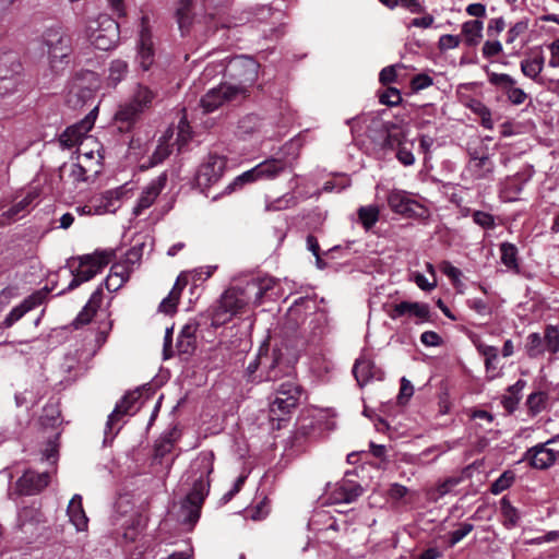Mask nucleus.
<instances>
[{"mask_svg":"<svg viewBox=\"0 0 559 559\" xmlns=\"http://www.w3.org/2000/svg\"><path fill=\"white\" fill-rule=\"evenodd\" d=\"M186 283H181L180 277L177 278L173 289L159 304L158 310L165 314H171L176 312L177 305L180 298V294Z\"/></svg>","mask_w":559,"mask_h":559,"instance_id":"nucleus-31","label":"nucleus"},{"mask_svg":"<svg viewBox=\"0 0 559 559\" xmlns=\"http://www.w3.org/2000/svg\"><path fill=\"white\" fill-rule=\"evenodd\" d=\"M50 474L48 471L36 473L25 472L16 481V488L22 495H36L48 486Z\"/></svg>","mask_w":559,"mask_h":559,"instance_id":"nucleus-20","label":"nucleus"},{"mask_svg":"<svg viewBox=\"0 0 559 559\" xmlns=\"http://www.w3.org/2000/svg\"><path fill=\"white\" fill-rule=\"evenodd\" d=\"M388 204L390 209L406 216H421L425 212L424 206L412 199L406 191L393 189L388 194Z\"/></svg>","mask_w":559,"mask_h":559,"instance_id":"nucleus-15","label":"nucleus"},{"mask_svg":"<svg viewBox=\"0 0 559 559\" xmlns=\"http://www.w3.org/2000/svg\"><path fill=\"white\" fill-rule=\"evenodd\" d=\"M407 493L408 488L397 483L392 484L388 490L389 497L395 501L403 499Z\"/></svg>","mask_w":559,"mask_h":559,"instance_id":"nucleus-62","label":"nucleus"},{"mask_svg":"<svg viewBox=\"0 0 559 559\" xmlns=\"http://www.w3.org/2000/svg\"><path fill=\"white\" fill-rule=\"evenodd\" d=\"M473 221L484 227V228H493L495 226V219L493 216L489 213L483 212V211H476L473 214Z\"/></svg>","mask_w":559,"mask_h":559,"instance_id":"nucleus-56","label":"nucleus"},{"mask_svg":"<svg viewBox=\"0 0 559 559\" xmlns=\"http://www.w3.org/2000/svg\"><path fill=\"white\" fill-rule=\"evenodd\" d=\"M58 436L59 433H56L53 436V439H49L47 442V445L43 452V457L48 461L51 465H55L57 462V455H58Z\"/></svg>","mask_w":559,"mask_h":559,"instance_id":"nucleus-49","label":"nucleus"},{"mask_svg":"<svg viewBox=\"0 0 559 559\" xmlns=\"http://www.w3.org/2000/svg\"><path fill=\"white\" fill-rule=\"evenodd\" d=\"M397 69H404V66L397 63V64L388 66V67L383 68L380 71L379 81L383 85H386V84L395 82L396 81V76H397V73H396Z\"/></svg>","mask_w":559,"mask_h":559,"instance_id":"nucleus-47","label":"nucleus"},{"mask_svg":"<svg viewBox=\"0 0 559 559\" xmlns=\"http://www.w3.org/2000/svg\"><path fill=\"white\" fill-rule=\"evenodd\" d=\"M128 73V63L124 60L116 59L112 60L109 66V75L108 81L109 84L116 86L120 83Z\"/></svg>","mask_w":559,"mask_h":559,"instance_id":"nucleus-37","label":"nucleus"},{"mask_svg":"<svg viewBox=\"0 0 559 559\" xmlns=\"http://www.w3.org/2000/svg\"><path fill=\"white\" fill-rule=\"evenodd\" d=\"M395 7H402L411 13H420L423 11V8L417 0H391L389 9H394Z\"/></svg>","mask_w":559,"mask_h":559,"instance_id":"nucleus-54","label":"nucleus"},{"mask_svg":"<svg viewBox=\"0 0 559 559\" xmlns=\"http://www.w3.org/2000/svg\"><path fill=\"white\" fill-rule=\"evenodd\" d=\"M262 128L261 119L253 114L242 117L238 122V135L246 139L260 132Z\"/></svg>","mask_w":559,"mask_h":559,"instance_id":"nucleus-32","label":"nucleus"},{"mask_svg":"<svg viewBox=\"0 0 559 559\" xmlns=\"http://www.w3.org/2000/svg\"><path fill=\"white\" fill-rule=\"evenodd\" d=\"M136 400H138V394L135 392L128 393L116 405L115 409L108 416V419L106 423V428H105L106 438L108 437V435H111L114 437L117 433V431H114V426L120 421L122 416L128 415L130 412H132L133 404L136 402Z\"/></svg>","mask_w":559,"mask_h":559,"instance_id":"nucleus-22","label":"nucleus"},{"mask_svg":"<svg viewBox=\"0 0 559 559\" xmlns=\"http://www.w3.org/2000/svg\"><path fill=\"white\" fill-rule=\"evenodd\" d=\"M543 340L538 333H532L527 337V353L531 357H536L543 353Z\"/></svg>","mask_w":559,"mask_h":559,"instance_id":"nucleus-50","label":"nucleus"},{"mask_svg":"<svg viewBox=\"0 0 559 559\" xmlns=\"http://www.w3.org/2000/svg\"><path fill=\"white\" fill-rule=\"evenodd\" d=\"M420 342L426 346H439L442 338L435 331H426L420 335Z\"/></svg>","mask_w":559,"mask_h":559,"instance_id":"nucleus-63","label":"nucleus"},{"mask_svg":"<svg viewBox=\"0 0 559 559\" xmlns=\"http://www.w3.org/2000/svg\"><path fill=\"white\" fill-rule=\"evenodd\" d=\"M483 56L491 58L498 56L502 51V45L499 40H487L483 46Z\"/></svg>","mask_w":559,"mask_h":559,"instance_id":"nucleus-59","label":"nucleus"},{"mask_svg":"<svg viewBox=\"0 0 559 559\" xmlns=\"http://www.w3.org/2000/svg\"><path fill=\"white\" fill-rule=\"evenodd\" d=\"M402 102V95L397 88L389 87L380 95V103L388 106H396Z\"/></svg>","mask_w":559,"mask_h":559,"instance_id":"nucleus-48","label":"nucleus"},{"mask_svg":"<svg viewBox=\"0 0 559 559\" xmlns=\"http://www.w3.org/2000/svg\"><path fill=\"white\" fill-rule=\"evenodd\" d=\"M545 343L547 346V349L556 354L559 352V330L557 326L548 325L545 330Z\"/></svg>","mask_w":559,"mask_h":559,"instance_id":"nucleus-42","label":"nucleus"},{"mask_svg":"<svg viewBox=\"0 0 559 559\" xmlns=\"http://www.w3.org/2000/svg\"><path fill=\"white\" fill-rule=\"evenodd\" d=\"M245 97V87H236L229 83L219 84L211 88L201 98V106L205 112H212L221 106Z\"/></svg>","mask_w":559,"mask_h":559,"instance_id":"nucleus-10","label":"nucleus"},{"mask_svg":"<svg viewBox=\"0 0 559 559\" xmlns=\"http://www.w3.org/2000/svg\"><path fill=\"white\" fill-rule=\"evenodd\" d=\"M136 61L143 71L150 70L154 63V45L152 33L146 25V19L142 17V28L139 35Z\"/></svg>","mask_w":559,"mask_h":559,"instance_id":"nucleus-19","label":"nucleus"},{"mask_svg":"<svg viewBox=\"0 0 559 559\" xmlns=\"http://www.w3.org/2000/svg\"><path fill=\"white\" fill-rule=\"evenodd\" d=\"M460 484V478L450 477L439 484L436 488V499L442 498L448 495L455 486Z\"/></svg>","mask_w":559,"mask_h":559,"instance_id":"nucleus-53","label":"nucleus"},{"mask_svg":"<svg viewBox=\"0 0 559 559\" xmlns=\"http://www.w3.org/2000/svg\"><path fill=\"white\" fill-rule=\"evenodd\" d=\"M467 305L480 316H489L491 313L489 305L480 298H471L467 300Z\"/></svg>","mask_w":559,"mask_h":559,"instance_id":"nucleus-58","label":"nucleus"},{"mask_svg":"<svg viewBox=\"0 0 559 559\" xmlns=\"http://www.w3.org/2000/svg\"><path fill=\"white\" fill-rule=\"evenodd\" d=\"M112 257L111 250H96L92 254L80 257L79 266L72 270L73 278L68 288L74 289L82 283L92 280L111 261Z\"/></svg>","mask_w":559,"mask_h":559,"instance_id":"nucleus-5","label":"nucleus"},{"mask_svg":"<svg viewBox=\"0 0 559 559\" xmlns=\"http://www.w3.org/2000/svg\"><path fill=\"white\" fill-rule=\"evenodd\" d=\"M85 35L96 49L107 51L115 47L119 38L118 23L107 14H99L86 23Z\"/></svg>","mask_w":559,"mask_h":559,"instance_id":"nucleus-4","label":"nucleus"},{"mask_svg":"<svg viewBox=\"0 0 559 559\" xmlns=\"http://www.w3.org/2000/svg\"><path fill=\"white\" fill-rule=\"evenodd\" d=\"M514 481V474L510 471L503 472L490 487V491L493 495H499L507 490Z\"/></svg>","mask_w":559,"mask_h":559,"instance_id":"nucleus-40","label":"nucleus"},{"mask_svg":"<svg viewBox=\"0 0 559 559\" xmlns=\"http://www.w3.org/2000/svg\"><path fill=\"white\" fill-rule=\"evenodd\" d=\"M377 368L370 359L359 358L353 367V373L360 386H364L369 380L376 378Z\"/></svg>","mask_w":559,"mask_h":559,"instance_id":"nucleus-28","label":"nucleus"},{"mask_svg":"<svg viewBox=\"0 0 559 559\" xmlns=\"http://www.w3.org/2000/svg\"><path fill=\"white\" fill-rule=\"evenodd\" d=\"M547 394L544 392H534L528 395L526 404L533 414H537L545 408Z\"/></svg>","mask_w":559,"mask_h":559,"instance_id":"nucleus-43","label":"nucleus"},{"mask_svg":"<svg viewBox=\"0 0 559 559\" xmlns=\"http://www.w3.org/2000/svg\"><path fill=\"white\" fill-rule=\"evenodd\" d=\"M474 530V525L471 523H462L460 527L450 533L449 545L453 547L459 542H461L464 537H466Z\"/></svg>","mask_w":559,"mask_h":559,"instance_id":"nucleus-46","label":"nucleus"},{"mask_svg":"<svg viewBox=\"0 0 559 559\" xmlns=\"http://www.w3.org/2000/svg\"><path fill=\"white\" fill-rule=\"evenodd\" d=\"M276 280L270 276L254 277L246 283L237 284L228 288L221 297V305L216 316L221 311L229 314L228 319L241 311L247 306H259L266 293L274 288ZM224 319V321H226Z\"/></svg>","mask_w":559,"mask_h":559,"instance_id":"nucleus-2","label":"nucleus"},{"mask_svg":"<svg viewBox=\"0 0 559 559\" xmlns=\"http://www.w3.org/2000/svg\"><path fill=\"white\" fill-rule=\"evenodd\" d=\"M96 313V310L85 305L82 311L78 314L75 320L73 321V325L78 329L81 325L87 324L91 322L92 318Z\"/></svg>","mask_w":559,"mask_h":559,"instance_id":"nucleus-60","label":"nucleus"},{"mask_svg":"<svg viewBox=\"0 0 559 559\" xmlns=\"http://www.w3.org/2000/svg\"><path fill=\"white\" fill-rule=\"evenodd\" d=\"M97 111L98 107L95 106L84 119L68 127L59 138L60 145L63 148H71L78 144H82L83 139L94 126Z\"/></svg>","mask_w":559,"mask_h":559,"instance_id":"nucleus-12","label":"nucleus"},{"mask_svg":"<svg viewBox=\"0 0 559 559\" xmlns=\"http://www.w3.org/2000/svg\"><path fill=\"white\" fill-rule=\"evenodd\" d=\"M177 142L180 148L191 139V130L186 116L180 118L177 126Z\"/></svg>","mask_w":559,"mask_h":559,"instance_id":"nucleus-45","label":"nucleus"},{"mask_svg":"<svg viewBox=\"0 0 559 559\" xmlns=\"http://www.w3.org/2000/svg\"><path fill=\"white\" fill-rule=\"evenodd\" d=\"M192 0H180L176 11L177 21L181 32L190 24V11Z\"/></svg>","mask_w":559,"mask_h":559,"instance_id":"nucleus-39","label":"nucleus"},{"mask_svg":"<svg viewBox=\"0 0 559 559\" xmlns=\"http://www.w3.org/2000/svg\"><path fill=\"white\" fill-rule=\"evenodd\" d=\"M274 396L282 397V399H285V397H296V400L298 402L299 397H300V390H299L298 385L294 381L288 380V381L283 382L276 389Z\"/></svg>","mask_w":559,"mask_h":559,"instance_id":"nucleus-41","label":"nucleus"},{"mask_svg":"<svg viewBox=\"0 0 559 559\" xmlns=\"http://www.w3.org/2000/svg\"><path fill=\"white\" fill-rule=\"evenodd\" d=\"M36 198V194L33 192L27 193L25 198H23L21 201L16 202L14 205H12L8 211L3 212V216L7 217L8 221H15L19 214L24 211L32 201Z\"/></svg>","mask_w":559,"mask_h":559,"instance_id":"nucleus-38","label":"nucleus"},{"mask_svg":"<svg viewBox=\"0 0 559 559\" xmlns=\"http://www.w3.org/2000/svg\"><path fill=\"white\" fill-rule=\"evenodd\" d=\"M214 469V453L203 451L191 462L187 472L192 488L182 500L178 519L183 524L194 525L200 518L202 504L210 491L209 476Z\"/></svg>","mask_w":559,"mask_h":559,"instance_id":"nucleus-1","label":"nucleus"},{"mask_svg":"<svg viewBox=\"0 0 559 559\" xmlns=\"http://www.w3.org/2000/svg\"><path fill=\"white\" fill-rule=\"evenodd\" d=\"M45 45L52 67L71 53V38L60 29H49L45 35Z\"/></svg>","mask_w":559,"mask_h":559,"instance_id":"nucleus-13","label":"nucleus"},{"mask_svg":"<svg viewBox=\"0 0 559 559\" xmlns=\"http://www.w3.org/2000/svg\"><path fill=\"white\" fill-rule=\"evenodd\" d=\"M502 513L504 516V525L508 528L518 525V522L520 520L518 510L514 507H512L506 499L502 500Z\"/></svg>","mask_w":559,"mask_h":559,"instance_id":"nucleus-44","label":"nucleus"},{"mask_svg":"<svg viewBox=\"0 0 559 559\" xmlns=\"http://www.w3.org/2000/svg\"><path fill=\"white\" fill-rule=\"evenodd\" d=\"M484 24L479 20H471L462 25V35L467 46H477L483 38Z\"/></svg>","mask_w":559,"mask_h":559,"instance_id":"nucleus-30","label":"nucleus"},{"mask_svg":"<svg viewBox=\"0 0 559 559\" xmlns=\"http://www.w3.org/2000/svg\"><path fill=\"white\" fill-rule=\"evenodd\" d=\"M468 169L471 176L476 180L490 179L493 174L495 165L487 155L480 157L472 156Z\"/></svg>","mask_w":559,"mask_h":559,"instance_id":"nucleus-26","label":"nucleus"},{"mask_svg":"<svg viewBox=\"0 0 559 559\" xmlns=\"http://www.w3.org/2000/svg\"><path fill=\"white\" fill-rule=\"evenodd\" d=\"M362 491L359 484L344 478L334 486L330 500L332 503H352L361 496Z\"/></svg>","mask_w":559,"mask_h":559,"instance_id":"nucleus-21","label":"nucleus"},{"mask_svg":"<svg viewBox=\"0 0 559 559\" xmlns=\"http://www.w3.org/2000/svg\"><path fill=\"white\" fill-rule=\"evenodd\" d=\"M506 27V22L502 17H495L489 21L487 27L488 36H497L500 34Z\"/></svg>","mask_w":559,"mask_h":559,"instance_id":"nucleus-64","label":"nucleus"},{"mask_svg":"<svg viewBox=\"0 0 559 559\" xmlns=\"http://www.w3.org/2000/svg\"><path fill=\"white\" fill-rule=\"evenodd\" d=\"M167 183L166 173L160 174L156 178L150 181V183L143 188L140 197L138 198L136 204L133 207V215L139 216L145 210L151 207L156 201L157 197L164 190Z\"/></svg>","mask_w":559,"mask_h":559,"instance_id":"nucleus-16","label":"nucleus"},{"mask_svg":"<svg viewBox=\"0 0 559 559\" xmlns=\"http://www.w3.org/2000/svg\"><path fill=\"white\" fill-rule=\"evenodd\" d=\"M132 267L123 263H115L105 280V286L109 292H117L129 280Z\"/></svg>","mask_w":559,"mask_h":559,"instance_id":"nucleus-23","label":"nucleus"},{"mask_svg":"<svg viewBox=\"0 0 559 559\" xmlns=\"http://www.w3.org/2000/svg\"><path fill=\"white\" fill-rule=\"evenodd\" d=\"M142 258V246L140 247H132L130 250L127 251L124 260L120 263L128 264L130 267H132V271L134 270L135 265H138Z\"/></svg>","mask_w":559,"mask_h":559,"instance_id":"nucleus-52","label":"nucleus"},{"mask_svg":"<svg viewBox=\"0 0 559 559\" xmlns=\"http://www.w3.org/2000/svg\"><path fill=\"white\" fill-rule=\"evenodd\" d=\"M512 80V76L506 73H496V72H488V81L491 85L496 86L499 90H502L506 87L508 83H510Z\"/></svg>","mask_w":559,"mask_h":559,"instance_id":"nucleus-57","label":"nucleus"},{"mask_svg":"<svg viewBox=\"0 0 559 559\" xmlns=\"http://www.w3.org/2000/svg\"><path fill=\"white\" fill-rule=\"evenodd\" d=\"M258 364H260L259 381H275L292 373L290 362L284 358L280 348L269 353L266 347H260L258 352Z\"/></svg>","mask_w":559,"mask_h":559,"instance_id":"nucleus-6","label":"nucleus"},{"mask_svg":"<svg viewBox=\"0 0 559 559\" xmlns=\"http://www.w3.org/2000/svg\"><path fill=\"white\" fill-rule=\"evenodd\" d=\"M70 522L75 526L76 531L83 532L87 528L88 519L82 507V497L74 495L70 500L67 509Z\"/></svg>","mask_w":559,"mask_h":559,"instance_id":"nucleus-25","label":"nucleus"},{"mask_svg":"<svg viewBox=\"0 0 559 559\" xmlns=\"http://www.w3.org/2000/svg\"><path fill=\"white\" fill-rule=\"evenodd\" d=\"M385 312L392 320H397L405 316L415 317L420 322L428 321L429 319V306L423 302L402 301L389 306Z\"/></svg>","mask_w":559,"mask_h":559,"instance_id":"nucleus-18","label":"nucleus"},{"mask_svg":"<svg viewBox=\"0 0 559 559\" xmlns=\"http://www.w3.org/2000/svg\"><path fill=\"white\" fill-rule=\"evenodd\" d=\"M526 382L522 379L518 380L513 385L509 386L508 393L502 396V405L508 412H513L520 400H521V392L525 388Z\"/></svg>","mask_w":559,"mask_h":559,"instance_id":"nucleus-33","label":"nucleus"},{"mask_svg":"<svg viewBox=\"0 0 559 559\" xmlns=\"http://www.w3.org/2000/svg\"><path fill=\"white\" fill-rule=\"evenodd\" d=\"M285 168L286 163L282 159H266L258 164L253 168L237 176L230 183H228L224 188V190L221 193L214 195L212 198V201L215 202L224 195L234 193L235 191L241 189L246 183H250L260 179H274L281 173H283Z\"/></svg>","mask_w":559,"mask_h":559,"instance_id":"nucleus-3","label":"nucleus"},{"mask_svg":"<svg viewBox=\"0 0 559 559\" xmlns=\"http://www.w3.org/2000/svg\"><path fill=\"white\" fill-rule=\"evenodd\" d=\"M460 43V36L445 34L439 38L438 47L441 51H447L459 47Z\"/></svg>","mask_w":559,"mask_h":559,"instance_id":"nucleus-51","label":"nucleus"},{"mask_svg":"<svg viewBox=\"0 0 559 559\" xmlns=\"http://www.w3.org/2000/svg\"><path fill=\"white\" fill-rule=\"evenodd\" d=\"M156 94L150 87L138 84L131 99L116 112V120L127 123L134 122L153 103Z\"/></svg>","mask_w":559,"mask_h":559,"instance_id":"nucleus-8","label":"nucleus"},{"mask_svg":"<svg viewBox=\"0 0 559 559\" xmlns=\"http://www.w3.org/2000/svg\"><path fill=\"white\" fill-rule=\"evenodd\" d=\"M230 76L238 81L236 87H245V96L248 88L254 84L259 74V63L247 56H239L231 59L227 66Z\"/></svg>","mask_w":559,"mask_h":559,"instance_id":"nucleus-11","label":"nucleus"},{"mask_svg":"<svg viewBox=\"0 0 559 559\" xmlns=\"http://www.w3.org/2000/svg\"><path fill=\"white\" fill-rule=\"evenodd\" d=\"M127 192L126 186H120L92 197L91 199L95 206L94 214L103 215L106 213H115L120 207L121 200Z\"/></svg>","mask_w":559,"mask_h":559,"instance_id":"nucleus-17","label":"nucleus"},{"mask_svg":"<svg viewBox=\"0 0 559 559\" xmlns=\"http://www.w3.org/2000/svg\"><path fill=\"white\" fill-rule=\"evenodd\" d=\"M501 262L510 270H519L518 249L510 242L500 245Z\"/></svg>","mask_w":559,"mask_h":559,"instance_id":"nucleus-36","label":"nucleus"},{"mask_svg":"<svg viewBox=\"0 0 559 559\" xmlns=\"http://www.w3.org/2000/svg\"><path fill=\"white\" fill-rule=\"evenodd\" d=\"M559 440V436H556L544 443L536 444L530 448L524 455V459L528 461L533 468L546 469L550 467L559 456V451L555 452L552 449H548L547 445L555 443Z\"/></svg>","mask_w":559,"mask_h":559,"instance_id":"nucleus-14","label":"nucleus"},{"mask_svg":"<svg viewBox=\"0 0 559 559\" xmlns=\"http://www.w3.org/2000/svg\"><path fill=\"white\" fill-rule=\"evenodd\" d=\"M226 168L227 159L225 156L209 154L198 168L195 176L198 187L204 192L215 186L224 176Z\"/></svg>","mask_w":559,"mask_h":559,"instance_id":"nucleus-9","label":"nucleus"},{"mask_svg":"<svg viewBox=\"0 0 559 559\" xmlns=\"http://www.w3.org/2000/svg\"><path fill=\"white\" fill-rule=\"evenodd\" d=\"M522 73L537 83H543L540 73L545 67V58L542 53L534 55L521 61Z\"/></svg>","mask_w":559,"mask_h":559,"instance_id":"nucleus-27","label":"nucleus"},{"mask_svg":"<svg viewBox=\"0 0 559 559\" xmlns=\"http://www.w3.org/2000/svg\"><path fill=\"white\" fill-rule=\"evenodd\" d=\"M97 87L98 79L94 72L87 71L78 74L68 84L67 104L73 109L83 107L94 98Z\"/></svg>","mask_w":559,"mask_h":559,"instance_id":"nucleus-7","label":"nucleus"},{"mask_svg":"<svg viewBox=\"0 0 559 559\" xmlns=\"http://www.w3.org/2000/svg\"><path fill=\"white\" fill-rule=\"evenodd\" d=\"M36 306V300L33 297H28L22 304L14 307L5 317L3 324L9 328L19 321L26 312L32 310Z\"/></svg>","mask_w":559,"mask_h":559,"instance_id":"nucleus-34","label":"nucleus"},{"mask_svg":"<svg viewBox=\"0 0 559 559\" xmlns=\"http://www.w3.org/2000/svg\"><path fill=\"white\" fill-rule=\"evenodd\" d=\"M297 406L296 397H276L270 403V416L272 420H282Z\"/></svg>","mask_w":559,"mask_h":559,"instance_id":"nucleus-29","label":"nucleus"},{"mask_svg":"<svg viewBox=\"0 0 559 559\" xmlns=\"http://www.w3.org/2000/svg\"><path fill=\"white\" fill-rule=\"evenodd\" d=\"M197 323H187L177 337V350L179 354L191 355L197 346Z\"/></svg>","mask_w":559,"mask_h":559,"instance_id":"nucleus-24","label":"nucleus"},{"mask_svg":"<svg viewBox=\"0 0 559 559\" xmlns=\"http://www.w3.org/2000/svg\"><path fill=\"white\" fill-rule=\"evenodd\" d=\"M432 83H433L432 79L428 74H425V73L415 75L411 81L412 90L415 92L427 88V87L431 86Z\"/></svg>","mask_w":559,"mask_h":559,"instance_id":"nucleus-55","label":"nucleus"},{"mask_svg":"<svg viewBox=\"0 0 559 559\" xmlns=\"http://www.w3.org/2000/svg\"><path fill=\"white\" fill-rule=\"evenodd\" d=\"M550 58L548 60V66L550 68H559V38L555 39L547 46Z\"/></svg>","mask_w":559,"mask_h":559,"instance_id":"nucleus-61","label":"nucleus"},{"mask_svg":"<svg viewBox=\"0 0 559 559\" xmlns=\"http://www.w3.org/2000/svg\"><path fill=\"white\" fill-rule=\"evenodd\" d=\"M379 207L377 205H367L358 209V218L365 229L372 228L379 219Z\"/></svg>","mask_w":559,"mask_h":559,"instance_id":"nucleus-35","label":"nucleus"}]
</instances>
